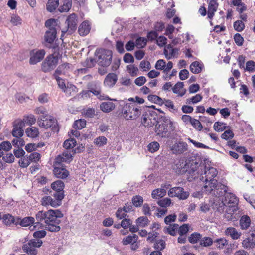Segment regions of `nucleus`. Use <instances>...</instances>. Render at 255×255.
<instances>
[{"instance_id":"8fccbe9b","label":"nucleus","mask_w":255,"mask_h":255,"mask_svg":"<svg viewBox=\"0 0 255 255\" xmlns=\"http://www.w3.org/2000/svg\"><path fill=\"white\" fill-rule=\"evenodd\" d=\"M143 202V198L140 196H135L132 199V204L136 207L141 206Z\"/></svg>"},{"instance_id":"aec40b11","label":"nucleus","mask_w":255,"mask_h":255,"mask_svg":"<svg viewBox=\"0 0 255 255\" xmlns=\"http://www.w3.org/2000/svg\"><path fill=\"white\" fill-rule=\"evenodd\" d=\"M222 199L227 206L232 205V204L237 205L238 203V199L237 197L234 194L230 192L226 193L225 196L222 197Z\"/></svg>"},{"instance_id":"680f3d73","label":"nucleus","mask_w":255,"mask_h":255,"mask_svg":"<svg viewBox=\"0 0 255 255\" xmlns=\"http://www.w3.org/2000/svg\"><path fill=\"white\" fill-rule=\"evenodd\" d=\"M191 124L197 130L201 131L202 129L203 126L198 120L193 118Z\"/></svg>"},{"instance_id":"9d476101","label":"nucleus","mask_w":255,"mask_h":255,"mask_svg":"<svg viewBox=\"0 0 255 255\" xmlns=\"http://www.w3.org/2000/svg\"><path fill=\"white\" fill-rule=\"evenodd\" d=\"M189 193L185 191L181 187H174L169 189L168 192V195L170 197H177L179 200H184L188 198Z\"/></svg>"},{"instance_id":"ddd939ff","label":"nucleus","mask_w":255,"mask_h":255,"mask_svg":"<svg viewBox=\"0 0 255 255\" xmlns=\"http://www.w3.org/2000/svg\"><path fill=\"white\" fill-rule=\"evenodd\" d=\"M45 52L43 49L33 50L30 52L29 62L31 64H36L40 62L44 58Z\"/></svg>"},{"instance_id":"9b49d317","label":"nucleus","mask_w":255,"mask_h":255,"mask_svg":"<svg viewBox=\"0 0 255 255\" xmlns=\"http://www.w3.org/2000/svg\"><path fill=\"white\" fill-rule=\"evenodd\" d=\"M13 128L12 131V135L16 138H20L23 135L22 128L25 126L24 122L21 120L17 119L13 123Z\"/></svg>"},{"instance_id":"c03bdc74","label":"nucleus","mask_w":255,"mask_h":255,"mask_svg":"<svg viewBox=\"0 0 255 255\" xmlns=\"http://www.w3.org/2000/svg\"><path fill=\"white\" fill-rule=\"evenodd\" d=\"M215 189L217 190V195L219 196H221L223 195L225 196V194L228 193L227 192V187L223 184H219L217 183V186Z\"/></svg>"},{"instance_id":"338daca9","label":"nucleus","mask_w":255,"mask_h":255,"mask_svg":"<svg viewBox=\"0 0 255 255\" xmlns=\"http://www.w3.org/2000/svg\"><path fill=\"white\" fill-rule=\"evenodd\" d=\"M30 164V162L28 157H24L23 158H22L21 159H20L19 161V164L20 166L22 168H26L28 167Z\"/></svg>"},{"instance_id":"e433bc0d","label":"nucleus","mask_w":255,"mask_h":255,"mask_svg":"<svg viewBox=\"0 0 255 255\" xmlns=\"http://www.w3.org/2000/svg\"><path fill=\"white\" fill-rule=\"evenodd\" d=\"M31 224H38L35 222V219L33 217H26L23 218L20 223V225L22 226H28Z\"/></svg>"},{"instance_id":"20e7f679","label":"nucleus","mask_w":255,"mask_h":255,"mask_svg":"<svg viewBox=\"0 0 255 255\" xmlns=\"http://www.w3.org/2000/svg\"><path fill=\"white\" fill-rule=\"evenodd\" d=\"M52 49V54L48 56L42 63V69L44 72L53 70L57 64L59 53V47L57 44H53L49 47Z\"/></svg>"},{"instance_id":"7c9ffc66","label":"nucleus","mask_w":255,"mask_h":255,"mask_svg":"<svg viewBox=\"0 0 255 255\" xmlns=\"http://www.w3.org/2000/svg\"><path fill=\"white\" fill-rule=\"evenodd\" d=\"M138 237L136 234H132L129 235L125 238H124L122 240V243L124 245H127L129 244H132L133 242H137Z\"/></svg>"},{"instance_id":"ea45409f","label":"nucleus","mask_w":255,"mask_h":255,"mask_svg":"<svg viewBox=\"0 0 255 255\" xmlns=\"http://www.w3.org/2000/svg\"><path fill=\"white\" fill-rule=\"evenodd\" d=\"M178 228V225L177 224H171L168 227L165 228V232L168 233L172 236H175L176 234V231Z\"/></svg>"},{"instance_id":"bf43d9fd","label":"nucleus","mask_w":255,"mask_h":255,"mask_svg":"<svg viewBox=\"0 0 255 255\" xmlns=\"http://www.w3.org/2000/svg\"><path fill=\"white\" fill-rule=\"evenodd\" d=\"M245 70L249 72H255V62L254 61L250 60L247 62L246 64Z\"/></svg>"},{"instance_id":"cd10ccee","label":"nucleus","mask_w":255,"mask_h":255,"mask_svg":"<svg viewBox=\"0 0 255 255\" xmlns=\"http://www.w3.org/2000/svg\"><path fill=\"white\" fill-rule=\"evenodd\" d=\"M115 107V105L111 101L102 102L100 104V109L104 112L108 113L113 110Z\"/></svg>"},{"instance_id":"7ed1b4c3","label":"nucleus","mask_w":255,"mask_h":255,"mask_svg":"<svg viewBox=\"0 0 255 255\" xmlns=\"http://www.w3.org/2000/svg\"><path fill=\"white\" fill-rule=\"evenodd\" d=\"M203 173L199 176V179L205 183L203 188L208 192L211 193L215 189L217 186V179L215 178L218 174V171L214 167L204 166Z\"/></svg>"},{"instance_id":"58836bf2","label":"nucleus","mask_w":255,"mask_h":255,"mask_svg":"<svg viewBox=\"0 0 255 255\" xmlns=\"http://www.w3.org/2000/svg\"><path fill=\"white\" fill-rule=\"evenodd\" d=\"M76 141L74 138H70L66 140L63 143V147L66 149H72L76 146Z\"/></svg>"},{"instance_id":"09e8293b","label":"nucleus","mask_w":255,"mask_h":255,"mask_svg":"<svg viewBox=\"0 0 255 255\" xmlns=\"http://www.w3.org/2000/svg\"><path fill=\"white\" fill-rule=\"evenodd\" d=\"M213 243H214V241H213L211 238L208 237H203L201 239L200 241V244L204 247L210 246Z\"/></svg>"},{"instance_id":"13d9d810","label":"nucleus","mask_w":255,"mask_h":255,"mask_svg":"<svg viewBox=\"0 0 255 255\" xmlns=\"http://www.w3.org/2000/svg\"><path fill=\"white\" fill-rule=\"evenodd\" d=\"M107 139L104 136H99L94 140V143L97 146L101 147L107 143Z\"/></svg>"},{"instance_id":"6e6d98bb","label":"nucleus","mask_w":255,"mask_h":255,"mask_svg":"<svg viewBox=\"0 0 255 255\" xmlns=\"http://www.w3.org/2000/svg\"><path fill=\"white\" fill-rule=\"evenodd\" d=\"M165 242L163 240H156L154 244V247L155 249L160 251L163 250L165 248Z\"/></svg>"},{"instance_id":"39448f33","label":"nucleus","mask_w":255,"mask_h":255,"mask_svg":"<svg viewBox=\"0 0 255 255\" xmlns=\"http://www.w3.org/2000/svg\"><path fill=\"white\" fill-rule=\"evenodd\" d=\"M175 130V127L170 120L164 118L163 120L157 122L155 125V132L156 134L162 138L169 137L171 131Z\"/></svg>"},{"instance_id":"4be33fe9","label":"nucleus","mask_w":255,"mask_h":255,"mask_svg":"<svg viewBox=\"0 0 255 255\" xmlns=\"http://www.w3.org/2000/svg\"><path fill=\"white\" fill-rule=\"evenodd\" d=\"M171 149L173 153L181 154L187 150V144L184 142H178L172 146Z\"/></svg>"},{"instance_id":"4d7b16f0","label":"nucleus","mask_w":255,"mask_h":255,"mask_svg":"<svg viewBox=\"0 0 255 255\" xmlns=\"http://www.w3.org/2000/svg\"><path fill=\"white\" fill-rule=\"evenodd\" d=\"M234 29L238 31H242L245 28V24L242 20H237L234 23Z\"/></svg>"},{"instance_id":"423d86ee","label":"nucleus","mask_w":255,"mask_h":255,"mask_svg":"<svg viewBox=\"0 0 255 255\" xmlns=\"http://www.w3.org/2000/svg\"><path fill=\"white\" fill-rule=\"evenodd\" d=\"M50 194L54 198H52L50 196H44L41 199V204L45 206L50 205L53 207L59 206L61 204V201L64 197V195L61 193L56 195L53 193L52 191H50Z\"/></svg>"},{"instance_id":"6e6552de","label":"nucleus","mask_w":255,"mask_h":255,"mask_svg":"<svg viewBox=\"0 0 255 255\" xmlns=\"http://www.w3.org/2000/svg\"><path fill=\"white\" fill-rule=\"evenodd\" d=\"M97 62L100 66L103 67L109 66L112 58V51L109 50L101 49L97 52Z\"/></svg>"},{"instance_id":"2eb2a0df","label":"nucleus","mask_w":255,"mask_h":255,"mask_svg":"<svg viewBox=\"0 0 255 255\" xmlns=\"http://www.w3.org/2000/svg\"><path fill=\"white\" fill-rule=\"evenodd\" d=\"M157 123L156 116H153L150 113H145L142 116L141 123L145 127H151Z\"/></svg>"},{"instance_id":"e2e57ef3","label":"nucleus","mask_w":255,"mask_h":255,"mask_svg":"<svg viewBox=\"0 0 255 255\" xmlns=\"http://www.w3.org/2000/svg\"><path fill=\"white\" fill-rule=\"evenodd\" d=\"M235 43L239 46H242L244 42V38L239 33H236L234 36Z\"/></svg>"},{"instance_id":"c9c22d12","label":"nucleus","mask_w":255,"mask_h":255,"mask_svg":"<svg viewBox=\"0 0 255 255\" xmlns=\"http://www.w3.org/2000/svg\"><path fill=\"white\" fill-rule=\"evenodd\" d=\"M59 5V0H48L47 4V10L53 12Z\"/></svg>"},{"instance_id":"3c124183","label":"nucleus","mask_w":255,"mask_h":255,"mask_svg":"<svg viewBox=\"0 0 255 255\" xmlns=\"http://www.w3.org/2000/svg\"><path fill=\"white\" fill-rule=\"evenodd\" d=\"M201 238V235L197 232L192 233L188 238V240L190 243L194 244L197 242Z\"/></svg>"},{"instance_id":"1a4fd4ad","label":"nucleus","mask_w":255,"mask_h":255,"mask_svg":"<svg viewBox=\"0 0 255 255\" xmlns=\"http://www.w3.org/2000/svg\"><path fill=\"white\" fill-rule=\"evenodd\" d=\"M122 112L127 120L136 119L141 114L139 108L128 104L123 108Z\"/></svg>"},{"instance_id":"bb28decb","label":"nucleus","mask_w":255,"mask_h":255,"mask_svg":"<svg viewBox=\"0 0 255 255\" xmlns=\"http://www.w3.org/2000/svg\"><path fill=\"white\" fill-rule=\"evenodd\" d=\"M184 83L182 82H177L172 88L173 93L178 94L179 96H183L186 93V89H183Z\"/></svg>"},{"instance_id":"a878e982","label":"nucleus","mask_w":255,"mask_h":255,"mask_svg":"<svg viewBox=\"0 0 255 255\" xmlns=\"http://www.w3.org/2000/svg\"><path fill=\"white\" fill-rule=\"evenodd\" d=\"M91 29V26L89 22L87 21L83 22L79 26L78 28L79 34L81 36H85L87 35Z\"/></svg>"},{"instance_id":"473e14b6","label":"nucleus","mask_w":255,"mask_h":255,"mask_svg":"<svg viewBox=\"0 0 255 255\" xmlns=\"http://www.w3.org/2000/svg\"><path fill=\"white\" fill-rule=\"evenodd\" d=\"M56 79L59 87L66 93H70V88L66 87L64 80L59 76H54Z\"/></svg>"},{"instance_id":"a18cd8bd","label":"nucleus","mask_w":255,"mask_h":255,"mask_svg":"<svg viewBox=\"0 0 255 255\" xmlns=\"http://www.w3.org/2000/svg\"><path fill=\"white\" fill-rule=\"evenodd\" d=\"M226 128H227L226 124L223 122H216L214 125V130L218 132L222 131Z\"/></svg>"},{"instance_id":"774afa93","label":"nucleus","mask_w":255,"mask_h":255,"mask_svg":"<svg viewBox=\"0 0 255 255\" xmlns=\"http://www.w3.org/2000/svg\"><path fill=\"white\" fill-rule=\"evenodd\" d=\"M0 147L1 148L2 150L8 151L11 149L12 145L11 143L9 141H3L0 144Z\"/></svg>"},{"instance_id":"f3484780","label":"nucleus","mask_w":255,"mask_h":255,"mask_svg":"<svg viewBox=\"0 0 255 255\" xmlns=\"http://www.w3.org/2000/svg\"><path fill=\"white\" fill-rule=\"evenodd\" d=\"M53 174L58 178L65 179L69 175V171L61 164H56L53 169Z\"/></svg>"},{"instance_id":"b1692460","label":"nucleus","mask_w":255,"mask_h":255,"mask_svg":"<svg viewBox=\"0 0 255 255\" xmlns=\"http://www.w3.org/2000/svg\"><path fill=\"white\" fill-rule=\"evenodd\" d=\"M224 233L225 235L230 236L233 240L239 239L242 235L240 232H238L236 229L234 227L227 228Z\"/></svg>"},{"instance_id":"6ab92c4d","label":"nucleus","mask_w":255,"mask_h":255,"mask_svg":"<svg viewBox=\"0 0 255 255\" xmlns=\"http://www.w3.org/2000/svg\"><path fill=\"white\" fill-rule=\"evenodd\" d=\"M70 71V64L64 63L60 65L55 71L53 76H59V75H68Z\"/></svg>"},{"instance_id":"f704fd0d","label":"nucleus","mask_w":255,"mask_h":255,"mask_svg":"<svg viewBox=\"0 0 255 255\" xmlns=\"http://www.w3.org/2000/svg\"><path fill=\"white\" fill-rule=\"evenodd\" d=\"M3 224L6 226H10L14 223L15 221L14 217L9 214L4 215L1 219Z\"/></svg>"},{"instance_id":"5701e85b","label":"nucleus","mask_w":255,"mask_h":255,"mask_svg":"<svg viewBox=\"0 0 255 255\" xmlns=\"http://www.w3.org/2000/svg\"><path fill=\"white\" fill-rule=\"evenodd\" d=\"M51 187L53 190L52 191L53 193L57 195L61 193L64 195L63 190L64 184L63 181L57 180L51 184Z\"/></svg>"},{"instance_id":"a19ab883","label":"nucleus","mask_w":255,"mask_h":255,"mask_svg":"<svg viewBox=\"0 0 255 255\" xmlns=\"http://www.w3.org/2000/svg\"><path fill=\"white\" fill-rule=\"evenodd\" d=\"M72 6V0H64L63 4L59 8L61 12H67L69 10Z\"/></svg>"},{"instance_id":"0e129e2a","label":"nucleus","mask_w":255,"mask_h":255,"mask_svg":"<svg viewBox=\"0 0 255 255\" xmlns=\"http://www.w3.org/2000/svg\"><path fill=\"white\" fill-rule=\"evenodd\" d=\"M127 69L129 71L132 76H136L138 71V68L134 65H129L127 66Z\"/></svg>"},{"instance_id":"4468645a","label":"nucleus","mask_w":255,"mask_h":255,"mask_svg":"<svg viewBox=\"0 0 255 255\" xmlns=\"http://www.w3.org/2000/svg\"><path fill=\"white\" fill-rule=\"evenodd\" d=\"M55 123V120L51 116L42 115L38 119L39 126L44 128H48L53 126Z\"/></svg>"},{"instance_id":"dca6fc26","label":"nucleus","mask_w":255,"mask_h":255,"mask_svg":"<svg viewBox=\"0 0 255 255\" xmlns=\"http://www.w3.org/2000/svg\"><path fill=\"white\" fill-rule=\"evenodd\" d=\"M77 16L75 13L70 14L67 18L66 23L68 27L67 31L70 34L74 31L77 28Z\"/></svg>"},{"instance_id":"393cba45","label":"nucleus","mask_w":255,"mask_h":255,"mask_svg":"<svg viewBox=\"0 0 255 255\" xmlns=\"http://www.w3.org/2000/svg\"><path fill=\"white\" fill-rule=\"evenodd\" d=\"M118 80V77L116 74L114 73H109L106 77L104 84L105 85L112 87L116 83Z\"/></svg>"},{"instance_id":"052dcab7","label":"nucleus","mask_w":255,"mask_h":255,"mask_svg":"<svg viewBox=\"0 0 255 255\" xmlns=\"http://www.w3.org/2000/svg\"><path fill=\"white\" fill-rule=\"evenodd\" d=\"M148 148L149 151L151 152H154L159 149V144L156 141L152 142L149 144Z\"/></svg>"},{"instance_id":"f8f14e48","label":"nucleus","mask_w":255,"mask_h":255,"mask_svg":"<svg viewBox=\"0 0 255 255\" xmlns=\"http://www.w3.org/2000/svg\"><path fill=\"white\" fill-rule=\"evenodd\" d=\"M87 87L90 92L97 96L100 100H105L108 98L107 96L101 95V90L99 82L95 81L90 82L88 84Z\"/></svg>"},{"instance_id":"69168bd1","label":"nucleus","mask_w":255,"mask_h":255,"mask_svg":"<svg viewBox=\"0 0 255 255\" xmlns=\"http://www.w3.org/2000/svg\"><path fill=\"white\" fill-rule=\"evenodd\" d=\"M12 143L13 146L17 147L18 148L22 147L25 145L24 140L20 138H16L15 139H13V140L12 141Z\"/></svg>"},{"instance_id":"f03ea898","label":"nucleus","mask_w":255,"mask_h":255,"mask_svg":"<svg viewBox=\"0 0 255 255\" xmlns=\"http://www.w3.org/2000/svg\"><path fill=\"white\" fill-rule=\"evenodd\" d=\"M203 167V165H201V161L199 159L191 157L186 160H180L175 165L174 169L176 173L178 174L187 173L193 179H195L198 177L199 174V168L202 170Z\"/></svg>"},{"instance_id":"c85d7f7f","label":"nucleus","mask_w":255,"mask_h":255,"mask_svg":"<svg viewBox=\"0 0 255 255\" xmlns=\"http://www.w3.org/2000/svg\"><path fill=\"white\" fill-rule=\"evenodd\" d=\"M251 224V219L247 215L242 216L240 220V225L243 230L248 229Z\"/></svg>"},{"instance_id":"49530a36","label":"nucleus","mask_w":255,"mask_h":255,"mask_svg":"<svg viewBox=\"0 0 255 255\" xmlns=\"http://www.w3.org/2000/svg\"><path fill=\"white\" fill-rule=\"evenodd\" d=\"M218 7V3L216 0H211L208 5V12L215 13Z\"/></svg>"},{"instance_id":"0eeeda50","label":"nucleus","mask_w":255,"mask_h":255,"mask_svg":"<svg viewBox=\"0 0 255 255\" xmlns=\"http://www.w3.org/2000/svg\"><path fill=\"white\" fill-rule=\"evenodd\" d=\"M43 242L41 239H31L27 243L23 244L22 250L29 255H37V248L40 247Z\"/></svg>"},{"instance_id":"de8ad7c7","label":"nucleus","mask_w":255,"mask_h":255,"mask_svg":"<svg viewBox=\"0 0 255 255\" xmlns=\"http://www.w3.org/2000/svg\"><path fill=\"white\" fill-rule=\"evenodd\" d=\"M136 222V224L139 225V226L144 227L148 225L149 220L147 217L142 216L138 218Z\"/></svg>"},{"instance_id":"603ef678","label":"nucleus","mask_w":255,"mask_h":255,"mask_svg":"<svg viewBox=\"0 0 255 255\" xmlns=\"http://www.w3.org/2000/svg\"><path fill=\"white\" fill-rule=\"evenodd\" d=\"M86 125V122L84 119H80L76 120L74 123L73 127L78 129H81L84 128Z\"/></svg>"},{"instance_id":"864d4df0","label":"nucleus","mask_w":255,"mask_h":255,"mask_svg":"<svg viewBox=\"0 0 255 255\" xmlns=\"http://www.w3.org/2000/svg\"><path fill=\"white\" fill-rule=\"evenodd\" d=\"M157 204L161 207L166 208L169 206L171 204V200L168 198H165L163 199L158 200Z\"/></svg>"},{"instance_id":"37998d69","label":"nucleus","mask_w":255,"mask_h":255,"mask_svg":"<svg viewBox=\"0 0 255 255\" xmlns=\"http://www.w3.org/2000/svg\"><path fill=\"white\" fill-rule=\"evenodd\" d=\"M148 99L149 101L160 105H162L164 103V100L161 98L155 95H148Z\"/></svg>"},{"instance_id":"79ce46f5","label":"nucleus","mask_w":255,"mask_h":255,"mask_svg":"<svg viewBox=\"0 0 255 255\" xmlns=\"http://www.w3.org/2000/svg\"><path fill=\"white\" fill-rule=\"evenodd\" d=\"M28 137L34 138L37 136L38 134V129L35 127L27 128L25 131Z\"/></svg>"},{"instance_id":"a211bd4d","label":"nucleus","mask_w":255,"mask_h":255,"mask_svg":"<svg viewBox=\"0 0 255 255\" xmlns=\"http://www.w3.org/2000/svg\"><path fill=\"white\" fill-rule=\"evenodd\" d=\"M56 34L57 31L56 28H52L51 29H48L46 31L44 35V38L45 41L50 44L49 47L54 44H53V42L56 37ZM54 44H56L55 43Z\"/></svg>"},{"instance_id":"5fc2aeb1","label":"nucleus","mask_w":255,"mask_h":255,"mask_svg":"<svg viewBox=\"0 0 255 255\" xmlns=\"http://www.w3.org/2000/svg\"><path fill=\"white\" fill-rule=\"evenodd\" d=\"M147 40L143 37H139L136 40L135 46L138 48H143L147 44Z\"/></svg>"},{"instance_id":"72a5a7b5","label":"nucleus","mask_w":255,"mask_h":255,"mask_svg":"<svg viewBox=\"0 0 255 255\" xmlns=\"http://www.w3.org/2000/svg\"><path fill=\"white\" fill-rule=\"evenodd\" d=\"M215 246L219 249H223L228 244V241L224 238H220L214 241Z\"/></svg>"},{"instance_id":"2f4dec72","label":"nucleus","mask_w":255,"mask_h":255,"mask_svg":"<svg viewBox=\"0 0 255 255\" xmlns=\"http://www.w3.org/2000/svg\"><path fill=\"white\" fill-rule=\"evenodd\" d=\"M202 65L198 61L193 62L190 66V71L195 74L200 73L202 70Z\"/></svg>"},{"instance_id":"412c9836","label":"nucleus","mask_w":255,"mask_h":255,"mask_svg":"<svg viewBox=\"0 0 255 255\" xmlns=\"http://www.w3.org/2000/svg\"><path fill=\"white\" fill-rule=\"evenodd\" d=\"M73 154L71 152L67 150L64 151L61 155H59L56 159L55 164H61L62 162H70L73 158Z\"/></svg>"},{"instance_id":"4c0bfd02","label":"nucleus","mask_w":255,"mask_h":255,"mask_svg":"<svg viewBox=\"0 0 255 255\" xmlns=\"http://www.w3.org/2000/svg\"><path fill=\"white\" fill-rule=\"evenodd\" d=\"M166 191L164 189H156L152 192V197L153 198L157 199L162 198L166 195Z\"/></svg>"},{"instance_id":"f257e3e1","label":"nucleus","mask_w":255,"mask_h":255,"mask_svg":"<svg viewBox=\"0 0 255 255\" xmlns=\"http://www.w3.org/2000/svg\"><path fill=\"white\" fill-rule=\"evenodd\" d=\"M63 217V214L59 210H49L47 211H38L35 215L37 224L44 221L45 229L52 232H57L60 230L59 224L61 221L59 219Z\"/></svg>"},{"instance_id":"c756f323","label":"nucleus","mask_w":255,"mask_h":255,"mask_svg":"<svg viewBox=\"0 0 255 255\" xmlns=\"http://www.w3.org/2000/svg\"><path fill=\"white\" fill-rule=\"evenodd\" d=\"M242 244L245 249H253L255 247V239L253 237L247 238L243 241Z\"/></svg>"}]
</instances>
